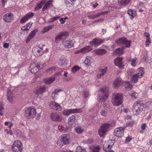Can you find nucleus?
I'll return each mask as SVG.
<instances>
[{
  "label": "nucleus",
  "instance_id": "1",
  "mask_svg": "<svg viewBox=\"0 0 152 152\" xmlns=\"http://www.w3.org/2000/svg\"><path fill=\"white\" fill-rule=\"evenodd\" d=\"M114 125V124L104 123L102 125L99 129L98 133L99 135L102 137L109 130V128Z\"/></svg>",
  "mask_w": 152,
  "mask_h": 152
},
{
  "label": "nucleus",
  "instance_id": "2",
  "mask_svg": "<svg viewBox=\"0 0 152 152\" xmlns=\"http://www.w3.org/2000/svg\"><path fill=\"white\" fill-rule=\"evenodd\" d=\"M123 99L122 94L120 93L115 94L113 95L112 102L114 105L118 106L122 103Z\"/></svg>",
  "mask_w": 152,
  "mask_h": 152
},
{
  "label": "nucleus",
  "instance_id": "3",
  "mask_svg": "<svg viewBox=\"0 0 152 152\" xmlns=\"http://www.w3.org/2000/svg\"><path fill=\"white\" fill-rule=\"evenodd\" d=\"M143 104L140 102H137L133 105L132 111L135 115H137L140 113L142 110Z\"/></svg>",
  "mask_w": 152,
  "mask_h": 152
},
{
  "label": "nucleus",
  "instance_id": "4",
  "mask_svg": "<svg viewBox=\"0 0 152 152\" xmlns=\"http://www.w3.org/2000/svg\"><path fill=\"white\" fill-rule=\"evenodd\" d=\"M60 140L58 141V144L60 147H62L63 145H66L69 143L70 137L69 135L65 134L60 136Z\"/></svg>",
  "mask_w": 152,
  "mask_h": 152
},
{
  "label": "nucleus",
  "instance_id": "5",
  "mask_svg": "<svg viewBox=\"0 0 152 152\" xmlns=\"http://www.w3.org/2000/svg\"><path fill=\"white\" fill-rule=\"evenodd\" d=\"M12 149L13 152H22L23 146L21 142L19 140H15L12 145Z\"/></svg>",
  "mask_w": 152,
  "mask_h": 152
},
{
  "label": "nucleus",
  "instance_id": "6",
  "mask_svg": "<svg viewBox=\"0 0 152 152\" xmlns=\"http://www.w3.org/2000/svg\"><path fill=\"white\" fill-rule=\"evenodd\" d=\"M139 72L138 74L134 75L131 78V81L132 83H136L138 82V78L142 77L144 74V68L140 67L138 69Z\"/></svg>",
  "mask_w": 152,
  "mask_h": 152
},
{
  "label": "nucleus",
  "instance_id": "7",
  "mask_svg": "<svg viewBox=\"0 0 152 152\" xmlns=\"http://www.w3.org/2000/svg\"><path fill=\"white\" fill-rule=\"evenodd\" d=\"M115 42L117 44L121 45H126L125 47H129L130 46V41H128L124 37H122L116 39Z\"/></svg>",
  "mask_w": 152,
  "mask_h": 152
},
{
  "label": "nucleus",
  "instance_id": "8",
  "mask_svg": "<svg viewBox=\"0 0 152 152\" xmlns=\"http://www.w3.org/2000/svg\"><path fill=\"white\" fill-rule=\"evenodd\" d=\"M25 115L31 118L34 117L36 114V110L34 107L26 108L25 110Z\"/></svg>",
  "mask_w": 152,
  "mask_h": 152
},
{
  "label": "nucleus",
  "instance_id": "9",
  "mask_svg": "<svg viewBox=\"0 0 152 152\" xmlns=\"http://www.w3.org/2000/svg\"><path fill=\"white\" fill-rule=\"evenodd\" d=\"M82 108H77L69 110L65 109L62 112V113L64 115L68 116L70 114L80 113L82 112Z\"/></svg>",
  "mask_w": 152,
  "mask_h": 152
},
{
  "label": "nucleus",
  "instance_id": "10",
  "mask_svg": "<svg viewBox=\"0 0 152 152\" xmlns=\"http://www.w3.org/2000/svg\"><path fill=\"white\" fill-rule=\"evenodd\" d=\"M68 34V33L67 32H64L60 33L56 37L55 42L57 43L59 42L60 40L65 39Z\"/></svg>",
  "mask_w": 152,
  "mask_h": 152
},
{
  "label": "nucleus",
  "instance_id": "11",
  "mask_svg": "<svg viewBox=\"0 0 152 152\" xmlns=\"http://www.w3.org/2000/svg\"><path fill=\"white\" fill-rule=\"evenodd\" d=\"M49 105L51 108L53 110H56L57 111H61L62 109V107L59 104L55 102H50Z\"/></svg>",
  "mask_w": 152,
  "mask_h": 152
},
{
  "label": "nucleus",
  "instance_id": "12",
  "mask_svg": "<svg viewBox=\"0 0 152 152\" xmlns=\"http://www.w3.org/2000/svg\"><path fill=\"white\" fill-rule=\"evenodd\" d=\"M99 91L104 94V96L103 95L102 96L99 95V101L101 102L105 101L108 96V94L102 88H101Z\"/></svg>",
  "mask_w": 152,
  "mask_h": 152
},
{
  "label": "nucleus",
  "instance_id": "13",
  "mask_svg": "<svg viewBox=\"0 0 152 152\" xmlns=\"http://www.w3.org/2000/svg\"><path fill=\"white\" fill-rule=\"evenodd\" d=\"M125 128L120 127L116 128L114 131V134L118 137H121L124 135V130Z\"/></svg>",
  "mask_w": 152,
  "mask_h": 152
},
{
  "label": "nucleus",
  "instance_id": "14",
  "mask_svg": "<svg viewBox=\"0 0 152 152\" xmlns=\"http://www.w3.org/2000/svg\"><path fill=\"white\" fill-rule=\"evenodd\" d=\"M110 108V106L108 104L106 105L101 110L100 114L101 115L103 116H107L109 112Z\"/></svg>",
  "mask_w": 152,
  "mask_h": 152
},
{
  "label": "nucleus",
  "instance_id": "15",
  "mask_svg": "<svg viewBox=\"0 0 152 152\" xmlns=\"http://www.w3.org/2000/svg\"><path fill=\"white\" fill-rule=\"evenodd\" d=\"M13 15L12 13H7L3 16V19L5 22H10L13 19Z\"/></svg>",
  "mask_w": 152,
  "mask_h": 152
},
{
  "label": "nucleus",
  "instance_id": "16",
  "mask_svg": "<svg viewBox=\"0 0 152 152\" xmlns=\"http://www.w3.org/2000/svg\"><path fill=\"white\" fill-rule=\"evenodd\" d=\"M34 15V13L32 12H29L26 14L20 20V23H23L27 21L29 19L32 17Z\"/></svg>",
  "mask_w": 152,
  "mask_h": 152
},
{
  "label": "nucleus",
  "instance_id": "17",
  "mask_svg": "<svg viewBox=\"0 0 152 152\" xmlns=\"http://www.w3.org/2000/svg\"><path fill=\"white\" fill-rule=\"evenodd\" d=\"M51 119L54 121H61L62 119V117L56 113H52L51 115Z\"/></svg>",
  "mask_w": 152,
  "mask_h": 152
},
{
  "label": "nucleus",
  "instance_id": "18",
  "mask_svg": "<svg viewBox=\"0 0 152 152\" xmlns=\"http://www.w3.org/2000/svg\"><path fill=\"white\" fill-rule=\"evenodd\" d=\"M103 42V41L102 40L94 39L92 41L90 42V44L93 46L96 47L102 43Z\"/></svg>",
  "mask_w": 152,
  "mask_h": 152
},
{
  "label": "nucleus",
  "instance_id": "19",
  "mask_svg": "<svg viewBox=\"0 0 152 152\" xmlns=\"http://www.w3.org/2000/svg\"><path fill=\"white\" fill-rule=\"evenodd\" d=\"M30 72L32 73H36L39 70L37 65L34 63H31L29 67Z\"/></svg>",
  "mask_w": 152,
  "mask_h": 152
},
{
  "label": "nucleus",
  "instance_id": "20",
  "mask_svg": "<svg viewBox=\"0 0 152 152\" xmlns=\"http://www.w3.org/2000/svg\"><path fill=\"white\" fill-rule=\"evenodd\" d=\"M33 23L30 22L27 23L25 26L22 27L21 28V30L25 33H27L30 28H31Z\"/></svg>",
  "mask_w": 152,
  "mask_h": 152
},
{
  "label": "nucleus",
  "instance_id": "21",
  "mask_svg": "<svg viewBox=\"0 0 152 152\" xmlns=\"http://www.w3.org/2000/svg\"><path fill=\"white\" fill-rule=\"evenodd\" d=\"M125 48V46H123L121 48H119L116 49L114 51V54L118 56L121 55L124 53L123 50Z\"/></svg>",
  "mask_w": 152,
  "mask_h": 152
},
{
  "label": "nucleus",
  "instance_id": "22",
  "mask_svg": "<svg viewBox=\"0 0 152 152\" xmlns=\"http://www.w3.org/2000/svg\"><path fill=\"white\" fill-rule=\"evenodd\" d=\"M63 44L66 48H70L73 45V42L72 41L65 40L63 41Z\"/></svg>",
  "mask_w": 152,
  "mask_h": 152
},
{
  "label": "nucleus",
  "instance_id": "23",
  "mask_svg": "<svg viewBox=\"0 0 152 152\" xmlns=\"http://www.w3.org/2000/svg\"><path fill=\"white\" fill-rule=\"evenodd\" d=\"M92 48L91 46H87L86 47L82 48L80 50H79L75 52L76 53H78L80 52L83 53H87L91 50Z\"/></svg>",
  "mask_w": 152,
  "mask_h": 152
},
{
  "label": "nucleus",
  "instance_id": "24",
  "mask_svg": "<svg viewBox=\"0 0 152 152\" xmlns=\"http://www.w3.org/2000/svg\"><path fill=\"white\" fill-rule=\"evenodd\" d=\"M131 0H118V4L120 6L124 7L127 5Z\"/></svg>",
  "mask_w": 152,
  "mask_h": 152
},
{
  "label": "nucleus",
  "instance_id": "25",
  "mask_svg": "<svg viewBox=\"0 0 152 152\" xmlns=\"http://www.w3.org/2000/svg\"><path fill=\"white\" fill-rule=\"evenodd\" d=\"M46 88L45 86H41L39 88L37 91L35 92V95H38L39 94H42L45 91Z\"/></svg>",
  "mask_w": 152,
  "mask_h": 152
},
{
  "label": "nucleus",
  "instance_id": "26",
  "mask_svg": "<svg viewBox=\"0 0 152 152\" xmlns=\"http://www.w3.org/2000/svg\"><path fill=\"white\" fill-rule=\"evenodd\" d=\"M112 146L109 144L108 142H105L103 145V148L104 150L105 151H109L111 148Z\"/></svg>",
  "mask_w": 152,
  "mask_h": 152
},
{
  "label": "nucleus",
  "instance_id": "27",
  "mask_svg": "<svg viewBox=\"0 0 152 152\" xmlns=\"http://www.w3.org/2000/svg\"><path fill=\"white\" fill-rule=\"evenodd\" d=\"M122 81L121 78H118L114 80L113 82V85L115 87H119L122 83Z\"/></svg>",
  "mask_w": 152,
  "mask_h": 152
},
{
  "label": "nucleus",
  "instance_id": "28",
  "mask_svg": "<svg viewBox=\"0 0 152 152\" xmlns=\"http://www.w3.org/2000/svg\"><path fill=\"white\" fill-rule=\"evenodd\" d=\"M7 99L10 102H12L13 100V94L10 89L7 91Z\"/></svg>",
  "mask_w": 152,
  "mask_h": 152
},
{
  "label": "nucleus",
  "instance_id": "29",
  "mask_svg": "<svg viewBox=\"0 0 152 152\" xmlns=\"http://www.w3.org/2000/svg\"><path fill=\"white\" fill-rule=\"evenodd\" d=\"M122 58H116L115 60L114 63L116 66L120 67L122 66Z\"/></svg>",
  "mask_w": 152,
  "mask_h": 152
},
{
  "label": "nucleus",
  "instance_id": "30",
  "mask_svg": "<svg viewBox=\"0 0 152 152\" xmlns=\"http://www.w3.org/2000/svg\"><path fill=\"white\" fill-rule=\"evenodd\" d=\"M92 62V60L90 57L87 56L84 61V64L86 66H89L91 65V64Z\"/></svg>",
  "mask_w": 152,
  "mask_h": 152
},
{
  "label": "nucleus",
  "instance_id": "31",
  "mask_svg": "<svg viewBox=\"0 0 152 152\" xmlns=\"http://www.w3.org/2000/svg\"><path fill=\"white\" fill-rule=\"evenodd\" d=\"M52 1L49 0L44 5L42 8V11H45L48 9L50 5H52Z\"/></svg>",
  "mask_w": 152,
  "mask_h": 152
},
{
  "label": "nucleus",
  "instance_id": "32",
  "mask_svg": "<svg viewBox=\"0 0 152 152\" xmlns=\"http://www.w3.org/2000/svg\"><path fill=\"white\" fill-rule=\"evenodd\" d=\"M76 120V117L74 115H72L68 119V123L70 125L75 122Z\"/></svg>",
  "mask_w": 152,
  "mask_h": 152
},
{
  "label": "nucleus",
  "instance_id": "33",
  "mask_svg": "<svg viewBox=\"0 0 152 152\" xmlns=\"http://www.w3.org/2000/svg\"><path fill=\"white\" fill-rule=\"evenodd\" d=\"M33 50H34L35 52H37L38 54V56H40L42 55L44 53L43 50L39 49L37 47L35 48Z\"/></svg>",
  "mask_w": 152,
  "mask_h": 152
},
{
  "label": "nucleus",
  "instance_id": "34",
  "mask_svg": "<svg viewBox=\"0 0 152 152\" xmlns=\"http://www.w3.org/2000/svg\"><path fill=\"white\" fill-rule=\"evenodd\" d=\"M100 150L99 146H93L90 147V152H99Z\"/></svg>",
  "mask_w": 152,
  "mask_h": 152
},
{
  "label": "nucleus",
  "instance_id": "35",
  "mask_svg": "<svg viewBox=\"0 0 152 152\" xmlns=\"http://www.w3.org/2000/svg\"><path fill=\"white\" fill-rule=\"evenodd\" d=\"M68 63V60L66 59H61L59 62V65L61 66H65Z\"/></svg>",
  "mask_w": 152,
  "mask_h": 152
},
{
  "label": "nucleus",
  "instance_id": "36",
  "mask_svg": "<svg viewBox=\"0 0 152 152\" xmlns=\"http://www.w3.org/2000/svg\"><path fill=\"white\" fill-rule=\"evenodd\" d=\"M54 80L55 78L53 77L45 79L44 82L46 84H49L52 83Z\"/></svg>",
  "mask_w": 152,
  "mask_h": 152
},
{
  "label": "nucleus",
  "instance_id": "37",
  "mask_svg": "<svg viewBox=\"0 0 152 152\" xmlns=\"http://www.w3.org/2000/svg\"><path fill=\"white\" fill-rule=\"evenodd\" d=\"M94 51L95 52L96 54L98 55H101L105 54L107 52L106 51L105 49H104L99 50L96 49L94 50Z\"/></svg>",
  "mask_w": 152,
  "mask_h": 152
},
{
  "label": "nucleus",
  "instance_id": "38",
  "mask_svg": "<svg viewBox=\"0 0 152 152\" xmlns=\"http://www.w3.org/2000/svg\"><path fill=\"white\" fill-rule=\"evenodd\" d=\"M54 25H52L51 26H48L45 27L43 28V31H42V33H44L48 32L49 30L52 29L54 27Z\"/></svg>",
  "mask_w": 152,
  "mask_h": 152
},
{
  "label": "nucleus",
  "instance_id": "39",
  "mask_svg": "<svg viewBox=\"0 0 152 152\" xmlns=\"http://www.w3.org/2000/svg\"><path fill=\"white\" fill-rule=\"evenodd\" d=\"M76 132L78 134H80L82 133L84 131V130L80 126H77L75 129Z\"/></svg>",
  "mask_w": 152,
  "mask_h": 152
},
{
  "label": "nucleus",
  "instance_id": "40",
  "mask_svg": "<svg viewBox=\"0 0 152 152\" xmlns=\"http://www.w3.org/2000/svg\"><path fill=\"white\" fill-rule=\"evenodd\" d=\"M127 12L128 14L131 16L130 18L131 20H132L136 15L134 13V12H133V10H129Z\"/></svg>",
  "mask_w": 152,
  "mask_h": 152
},
{
  "label": "nucleus",
  "instance_id": "41",
  "mask_svg": "<svg viewBox=\"0 0 152 152\" xmlns=\"http://www.w3.org/2000/svg\"><path fill=\"white\" fill-rule=\"evenodd\" d=\"M37 31L38 30L37 29H35L33 30L29 34L28 36H29V37H30V39L32 38Z\"/></svg>",
  "mask_w": 152,
  "mask_h": 152
},
{
  "label": "nucleus",
  "instance_id": "42",
  "mask_svg": "<svg viewBox=\"0 0 152 152\" xmlns=\"http://www.w3.org/2000/svg\"><path fill=\"white\" fill-rule=\"evenodd\" d=\"M108 12V11H105L102 12L98 13L97 14L94 15L95 18H97L102 15H105L107 14Z\"/></svg>",
  "mask_w": 152,
  "mask_h": 152
},
{
  "label": "nucleus",
  "instance_id": "43",
  "mask_svg": "<svg viewBox=\"0 0 152 152\" xmlns=\"http://www.w3.org/2000/svg\"><path fill=\"white\" fill-rule=\"evenodd\" d=\"M76 152H85L86 151L82 147L80 146H79L77 147L76 149Z\"/></svg>",
  "mask_w": 152,
  "mask_h": 152
},
{
  "label": "nucleus",
  "instance_id": "44",
  "mask_svg": "<svg viewBox=\"0 0 152 152\" xmlns=\"http://www.w3.org/2000/svg\"><path fill=\"white\" fill-rule=\"evenodd\" d=\"M65 4L67 7H70L72 5H73L74 3H71L68 1V0H65Z\"/></svg>",
  "mask_w": 152,
  "mask_h": 152
},
{
  "label": "nucleus",
  "instance_id": "45",
  "mask_svg": "<svg viewBox=\"0 0 152 152\" xmlns=\"http://www.w3.org/2000/svg\"><path fill=\"white\" fill-rule=\"evenodd\" d=\"M59 18V17H56L51 18L49 20V23L53 22L56 20H58Z\"/></svg>",
  "mask_w": 152,
  "mask_h": 152
},
{
  "label": "nucleus",
  "instance_id": "46",
  "mask_svg": "<svg viewBox=\"0 0 152 152\" xmlns=\"http://www.w3.org/2000/svg\"><path fill=\"white\" fill-rule=\"evenodd\" d=\"M126 85L125 86V87L126 88H129L131 89L132 87V85H131L129 82H125Z\"/></svg>",
  "mask_w": 152,
  "mask_h": 152
},
{
  "label": "nucleus",
  "instance_id": "47",
  "mask_svg": "<svg viewBox=\"0 0 152 152\" xmlns=\"http://www.w3.org/2000/svg\"><path fill=\"white\" fill-rule=\"evenodd\" d=\"M80 69V68L78 66H75L72 68V71L73 73H75L78 70Z\"/></svg>",
  "mask_w": 152,
  "mask_h": 152
},
{
  "label": "nucleus",
  "instance_id": "48",
  "mask_svg": "<svg viewBox=\"0 0 152 152\" xmlns=\"http://www.w3.org/2000/svg\"><path fill=\"white\" fill-rule=\"evenodd\" d=\"M107 70V68H105L104 69H100V71L99 72H101L100 73L102 75H104L105 72H106Z\"/></svg>",
  "mask_w": 152,
  "mask_h": 152
},
{
  "label": "nucleus",
  "instance_id": "49",
  "mask_svg": "<svg viewBox=\"0 0 152 152\" xmlns=\"http://www.w3.org/2000/svg\"><path fill=\"white\" fill-rule=\"evenodd\" d=\"M4 110V107L1 104H0V115L2 116L3 115V111Z\"/></svg>",
  "mask_w": 152,
  "mask_h": 152
},
{
  "label": "nucleus",
  "instance_id": "50",
  "mask_svg": "<svg viewBox=\"0 0 152 152\" xmlns=\"http://www.w3.org/2000/svg\"><path fill=\"white\" fill-rule=\"evenodd\" d=\"M56 70V67L54 66H53L49 68L48 69H47L46 72H50L54 71Z\"/></svg>",
  "mask_w": 152,
  "mask_h": 152
},
{
  "label": "nucleus",
  "instance_id": "51",
  "mask_svg": "<svg viewBox=\"0 0 152 152\" xmlns=\"http://www.w3.org/2000/svg\"><path fill=\"white\" fill-rule=\"evenodd\" d=\"M84 96L85 97H87L89 96V93L87 90H85L83 91Z\"/></svg>",
  "mask_w": 152,
  "mask_h": 152
},
{
  "label": "nucleus",
  "instance_id": "52",
  "mask_svg": "<svg viewBox=\"0 0 152 152\" xmlns=\"http://www.w3.org/2000/svg\"><path fill=\"white\" fill-rule=\"evenodd\" d=\"M133 72V70L132 69H131L128 70L127 72L128 76H129H129H131Z\"/></svg>",
  "mask_w": 152,
  "mask_h": 152
},
{
  "label": "nucleus",
  "instance_id": "53",
  "mask_svg": "<svg viewBox=\"0 0 152 152\" xmlns=\"http://www.w3.org/2000/svg\"><path fill=\"white\" fill-rule=\"evenodd\" d=\"M150 39V38H147L146 40L145 41V45L146 46L148 47L149 45L151 43Z\"/></svg>",
  "mask_w": 152,
  "mask_h": 152
},
{
  "label": "nucleus",
  "instance_id": "54",
  "mask_svg": "<svg viewBox=\"0 0 152 152\" xmlns=\"http://www.w3.org/2000/svg\"><path fill=\"white\" fill-rule=\"evenodd\" d=\"M137 59L136 58L133 59L131 62H132L131 64V65L133 66H136V64H135V62L136 61Z\"/></svg>",
  "mask_w": 152,
  "mask_h": 152
},
{
  "label": "nucleus",
  "instance_id": "55",
  "mask_svg": "<svg viewBox=\"0 0 152 152\" xmlns=\"http://www.w3.org/2000/svg\"><path fill=\"white\" fill-rule=\"evenodd\" d=\"M138 94L137 93L134 92L132 93L131 95V96L133 98L136 99L137 98V96Z\"/></svg>",
  "mask_w": 152,
  "mask_h": 152
},
{
  "label": "nucleus",
  "instance_id": "56",
  "mask_svg": "<svg viewBox=\"0 0 152 152\" xmlns=\"http://www.w3.org/2000/svg\"><path fill=\"white\" fill-rule=\"evenodd\" d=\"M61 90H55L53 92L52 94V97H53V99H54L53 98L55 94H57V93L59 92V91H61Z\"/></svg>",
  "mask_w": 152,
  "mask_h": 152
},
{
  "label": "nucleus",
  "instance_id": "57",
  "mask_svg": "<svg viewBox=\"0 0 152 152\" xmlns=\"http://www.w3.org/2000/svg\"><path fill=\"white\" fill-rule=\"evenodd\" d=\"M43 6L41 3H40L35 8V9L36 10H38L41 8Z\"/></svg>",
  "mask_w": 152,
  "mask_h": 152
},
{
  "label": "nucleus",
  "instance_id": "58",
  "mask_svg": "<svg viewBox=\"0 0 152 152\" xmlns=\"http://www.w3.org/2000/svg\"><path fill=\"white\" fill-rule=\"evenodd\" d=\"M58 129L60 132L62 131L64 129V127L62 126H59L58 127Z\"/></svg>",
  "mask_w": 152,
  "mask_h": 152
},
{
  "label": "nucleus",
  "instance_id": "59",
  "mask_svg": "<svg viewBox=\"0 0 152 152\" xmlns=\"http://www.w3.org/2000/svg\"><path fill=\"white\" fill-rule=\"evenodd\" d=\"M39 70L42 69L43 67V66L42 64H39L37 65H36Z\"/></svg>",
  "mask_w": 152,
  "mask_h": 152
},
{
  "label": "nucleus",
  "instance_id": "60",
  "mask_svg": "<svg viewBox=\"0 0 152 152\" xmlns=\"http://www.w3.org/2000/svg\"><path fill=\"white\" fill-rule=\"evenodd\" d=\"M104 20V19L103 18H101L97 19V20H96L94 21L95 23H96V22H101L103 21Z\"/></svg>",
  "mask_w": 152,
  "mask_h": 152
},
{
  "label": "nucleus",
  "instance_id": "61",
  "mask_svg": "<svg viewBox=\"0 0 152 152\" xmlns=\"http://www.w3.org/2000/svg\"><path fill=\"white\" fill-rule=\"evenodd\" d=\"M59 21L61 22V24H63L65 22L64 19L63 18H60L59 19Z\"/></svg>",
  "mask_w": 152,
  "mask_h": 152
},
{
  "label": "nucleus",
  "instance_id": "62",
  "mask_svg": "<svg viewBox=\"0 0 152 152\" xmlns=\"http://www.w3.org/2000/svg\"><path fill=\"white\" fill-rule=\"evenodd\" d=\"M88 18L90 19H94L95 18L94 15H88Z\"/></svg>",
  "mask_w": 152,
  "mask_h": 152
},
{
  "label": "nucleus",
  "instance_id": "63",
  "mask_svg": "<svg viewBox=\"0 0 152 152\" xmlns=\"http://www.w3.org/2000/svg\"><path fill=\"white\" fill-rule=\"evenodd\" d=\"M9 44L8 43H5L3 44V47L5 48H7L9 47Z\"/></svg>",
  "mask_w": 152,
  "mask_h": 152
},
{
  "label": "nucleus",
  "instance_id": "64",
  "mask_svg": "<svg viewBox=\"0 0 152 152\" xmlns=\"http://www.w3.org/2000/svg\"><path fill=\"white\" fill-rule=\"evenodd\" d=\"M144 35L147 38H150L149 34L147 32H145L144 34Z\"/></svg>",
  "mask_w": 152,
  "mask_h": 152
}]
</instances>
